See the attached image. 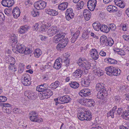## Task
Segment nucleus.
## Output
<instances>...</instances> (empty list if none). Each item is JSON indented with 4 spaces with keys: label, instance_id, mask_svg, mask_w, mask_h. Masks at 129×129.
<instances>
[{
    "label": "nucleus",
    "instance_id": "1",
    "mask_svg": "<svg viewBox=\"0 0 129 129\" xmlns=\"http://www.w3.org/2000/svg\"><path fill=\"white\" fill-rule=\"evenodd\" d=\"M82 111H84L79 113L77 114V117L78 119L81 120H86L87 121H90L92 118V115L89 110L86 108H82Z\"/></svg>",
    "mask_w": 129,
    "mask_h": 129
},
{
    "label": "nucleus",
    "instance_id": "2",
    "mask_svg": "<svg viewBox=\"0 0 129 129\" xmlns=\"http://www.w3.org/2000/svg\"><path fill=\"white\" fill-rule=\"evenodd\" d=\"M77 63L79 67L84 70L90 69L91 66L90 63L83 58L79 59Z\"/></svg>",
    "mask_w": 129,
    "mask_h": 129
},
{
    "label": "nucleus",
    "instance_id": "3",
    "mask_svg": "<svg viewBox=\"0 0 129 129\" xmlns=\"http://www.w3.org/2000/svg\"><path fill=\"white\" fill-rule=\"evenodd\" d=\"M16 48L17 51L20 53L27 54L30 53L32 52V50L30 48L25 47L19 43L16 45Z\"/></svg>",
    "mask_w": 129,
    "mask_h": 129
},
{
    "label": "nucleus",
    "instance_id": "4",
    "mask_svg": "<svg viewBox=\"0 0 129 129\" xmlns=\"http://www.w3.org/2000/svg\"><path fill=\"white\" fill-rule=\"evenodd\" d=\"M71 98L68 95H65L62 96L60 97V98H58L57 99H55L54 101L56 102L55 105H57L59 103V101H60L63 103H69L71 101Z\"/></svg>",
    "mask_w": 129,
    "mask_h": 129
},
{
    "label": "nucleus",
    "instance_id": "5",
    "mask_svg": "<svg viewBox=\"0 0 129 129\" xmlns=\"http://www.w3.org/2000/svg\"><path fill=\"white\" fill-rule=\"evenodd\" d=\"M30 77L27 73L24 74L21 77V81L22 84L25 86H28L30 84Z\"/></svg>",
    "mask_w": 129,
    "mask_h": 129
},
{
    "label": "nucleus",
    "instance_id": "6",
    "mask_svg": "<svg viewBox=\"0 0 129 129\" xmlns=\"http://www.w3.org/2000/svg\"><path fill=\"white\" fill-rule=\"evenodd\" d=\"M45 2L40 1L36 2L34 4V7L37 10H40L44 9L46 6Z\"/></svg>",
    "mask_w": 129,
    "mask_h": 129
},
{
    "label": "nucleus",
    "instance_id": "7",
    "mask_svg": "<svg viewBox=\"0 0 129 129\" xmlns=\"http://www.w3.org/2000/svg\"><path fill=\"white\" fill-rule=\"evenodd\" d=\"M96 4V0H89L87 2V6L91 11H93Z\"/></svg>",
    "mask_w": 129,
    "mask_h": 129
},
{
    "label": "nucleus",
    "instance_id": "8",
    "mask_svg": "<svg viewBox=\"0 0 129 129\" xmlns=\"http://www.w3.org/2000/svg\"><path fill=\"white\" fill-rule=\"evenodd\" d=\"M91 94V90L88 88L81 90L79 92V95L83 97L89 96Z\"/></svg>",
    "mask_w": 129,
    "mask_h": 129
},
{
    "label": "nucleus",
    "instance_id": "9",
    "mask_svg": "<svg viewBox=\"0 0 129 129\" xmlns=\"http://www.w3.org/2000/svg\"><path fill=\"white\" fill-rule=\"evenodd\" d=\"M58 31L57 27L52 26L48 30L47 35L49 36H51L55 34Z\"/></svg>",
    "mask_w": 129,
    "mask_h": 129
},
{
    "label": "nucleus",
    "instance_id": "10",
    "mask_svg": "<svg viewBox=\"0 0 129 129\" xmlns=\"http://www.w3.org/2000/svg\"><path fill=\"white\" fill-rule=\"evenodd\" d=\"M38 115V114L36 112L34 111L31 112L29 113V119L31 121L35 122L37 121Z\"/></svg>",
    "mask_w": 129,
    "mask_h": 129
},
{
    "label": "nucleus",
    "instance_id": "11",
    "mask_svg": "<svg viewBox=\"0 0 129 129\" xmlns=\"http://www.w3.org/2000/svg\"><path fill=\"white\" fill-rule=\"evenodd\" d=\"M61 59L59 58L56 59L54 64L53 68L56 69H59L61 68L62 65Z\"/></svg>",
    "mask_w": 129,
    "mask_h": 129
},
{
    "label": "nucleus",
    "instance_id": "12",
    "mask_svg": "<svg viewBox=\"0 0 129 129\" xmlns=\"http://www.w3.org/2000/svg\"><path fill=\"white\" fill-rule=\"evenodd\" d=\"M83 14L85 19L86 21L89 20L91 16V12L86 9H85L84 10Z\"/></svg>",
    "mask_w": 129,
    "mask_h": 129
},
{
    "label": "nucleus",
    "instance_id": "13",
    "mask_svg": "<svg viewBox=\"0 0 129 129\" xmlns=\"http://www.w3.org/2000/svg\"><path fill=\"white\" fill-rule=\"evenodd\" d=\"M90 54L92 58L96 60L99 57L98 53L95 49H92L90 51Z\"/></svg>",
    "mask_w": 129,
    "mask_h": 129
},
{
    "label": "nucleus",
    "instance_id": "14",
    "mask_svg": "<svg viewBox=\"0 0 129 129\" xmlns=\"http://www.w3.org/2000/svg\"><path fill=\"white\" fill-rule=\"evenodd\" d=\"M83 71L80 69H78L76 70L73 73V75L75 77L77 78H79L81 76L83 73Z\"/></svg>",
    "mask_w": 129,
    "mask_h": 129
},
{
    "label": "nucleus",
    "instance_id": "15",
    "mask_svg": "<svg viewBox=\"0 0 129 129\" xmlns=\"http://www.w3.org/2000/svg\"><path fill=\"white\" fill-rule=\"evenodd\" d=\"M45 10L47 14L51 16H55L58 14V12L53 9L47 8Z\"/></svg>",
    "mask_w": 129,
    "mask_h": 129
},
{
    "label": "nucleus",
    "instance_id": "16",
    "mask_svg": "<svg viewBox=\"0 0 129 129\" xmlns=\"http://www.w3.org/2000/svg\"><path fill=\"white\" fill-rule=\"evenodd\" d=\"M107 95V93L106 90L105 91H99L97 94V97L100 99H103L104 98L106 97Z\"/></svg>",
    "mask_w": 129,
    "mask_h": 129
},
{
    "label": "nucleus",
    "instance_id": "17",
    "mask_svg": "<svg viewBox=\"0 0 129 129\" xmlns=\"http://www.w3.org/2000/svg\"><path fill=\"white\" fill-rule=\"evenodd\" d=\"M111 73V76H117L119 75L121 71L120 69L115 68L113 67L112 69Z\"/></svg>",
    "mask_w": 129,
    "mask_h": 129
},
{
    "label": "nucleus",
    "instance_id": "18",
    "mask_svg": "<svg viewBox=\"0 0 129 129\" xmlns=\"http://www.w3.org/2000/svg\"><path fill=\"white\" fill-rule=\"evenodd\" d=\"M96 89L97 91L100 92L104 91H105L106 90L104 86V84L102 83H99L96 85Z\"/></svg>",
    "mask_w": 129,
    "mask_h": 129
},
{
    "label": "nucleus",
    "instance_id": "19",
    "mask_svg": "<svg viewBox=\"0 0 129 129\" xmlns=\"http://www.w3.org/2000/svg\"><path fill=\"white\" fill-rule=\"evenodd\" d=\"M20 10L19 8L16 7L14 8L13 11V14L14 17L17 18L18 17L20 14Z\"/></svg>",
    "mask_w": 129,
    "mask_h": 129
},
{
    "label": "nucleus",
    "instance_id": "20",
    "mask_svg": "<svg viewBox=\"0 0 129 129\" xmlns=\"http://www.w3.org/2000/svg\"><path fill=\"white\" fill-rule=\"evenodd\" d=\"M107 10L108 11L114 13L117 11V7L113 5H110L107 7Z\"/></svg>",
    "mask_w": 129,
    "mask_h": 129
},
{
    "label": "nucleus",
    "instance_id": "21",
    "mask_svg": "<svg viewBox=\"0 0 129 129\" xmlns=\"http://www.w3.org/2000/svg\"><path fill=\"white\" fill-rule=\"evenodd\" d=\"M68 4L67 2H64L61 3L58 5V9L62 11L64 10L67 8Z\"/></svg>",
    "mask_w": 129,
    "mask_h": 129
},
{
    "label": "nucleus",
    "instance_id": "22",
    "mask_svg": "<svg viewBox=\"0 0 129 129\" xmlns=\"http://www.w3.org/2000/svg\"><path fill=\"white\" fill-rule=\"evenodd\" d=\"M100 30L103 32L108 33L110 29L107 25L102 24L101 26Z\"/></svg>",
    "mask_w": 129,
    "mask_h": 129
},
{
    "label": "nucleus",
    "instance_id": "23",
    "mask_svg": "<svg viewBox=\"0 0 129 129\" xmlns=\"http://www.w3.org/2000/svg\"><path fill=\"white\" fill-rule=\"evenodd\" d=\"M28 28L27 25H24L21 26L18 30L19 33L20 34H23L26 32Z\"/></svg>",
    "mask_w": 129,
    "mask_h": 129
},
{
    "label": "nucleus",
    "instance_id": "24",
    "mask_svg": "<svg viewBox=\"0 0 129 129\" xmlns=\"http://www.w3.org/2000/svg\"><path fill=\"white\" fill-rule=\"evenodd\" d=\"M105 61L108 63L112 64H116L117 62L116 60L111 58H105Z\"/></svg>",
    "mask_w": 129,
    "mask_h": 129
},
{
    "label": "nucleus",
    "instance_id": "25",
    "mask_svg": "<svg viewBox=\"0 0 129 129\" xmlns=\"http://www.w3.org/2000/svg\"><path fill=\"white\" fill-rule=\"evenodd\" d=\"M90 81L88 77L86 78L83 80L82 81V84L84 86L87 87L89 85Z\"/></svg>",
    "mask_w": 129,
    "mask_h": 129
},
{
    "label": "nucleus",
    "instance_id": "26",
    "mask_svg": "<svg viewBox=\"0 0 129 129\" xmlns=\"http://www.w3.org/2000/svg\"><path fill=\"white\" fill-rule=\"evenodd\" d=\"M115 107H114L112 109L107 113V116L109 117L111 116L112 118H113L114 116L116 115L115 111Z\"/></svg>",
    "mask_w": 129,
    "mask_h": 129
},
{
    "label": "nucleus",
    "instance_id": "27",
    "mask_svg": "<svg viewBox=\"0 0 129 129\" xmlns=\"http://www.w3.org/2000/svg\"><path fill=\"white\" fill-rule=\"evenodd\" d=\"M34 56L36 58H39L42 54V52L39 48L36 49L34 52Z\"/></svg>",
    "mask_w": 129,
    "mask_h": 129
},
{
    "label": "nucleus",
    "instance_id": "28",
    "mask_svg": "<svg viewBox=\"0 0 129 129\" xmlns=\"http://www.w3.org/2000/svg\"><path fill=\"white\" fill-rule=\"evenodd\" d=\"M62 61L66 63V64L67 65L69 64V59L68 58V55L66 54H65L63 55L61 57V60Z\"/></svg>",
    "mask_w": 129,
    "mask_h": 129
},
{
    "label": "nucleus",
    "instance_id": "29",
    "mask_svg": "<svg viewBox=\"0 0 129 129\" xmlns=\"http://www.w3.org/2000/svg\"><path fill=\"white\" fill-rule=\"evenodd\" d=\"M77 4L76 5V9L78 10H79L82 9L84 5V3L82 1H80L77 3Z\"/></svg>",
    "mask_w": 129,
    "mask_h": 129
},
{
    "label": "nucleus",
    "instance_id": "30",
    "mask_svg": "<svg viewBox=\"0 0 129 129\" xmlns=\"http://www.w3.org/2000/svg\"><path fill=\"white\" fill-rule=\"evenodd\" d=\"M101 25L99 22H95L93 24L92 26L95 30L99 31L100 30V27Z\"/></svg>",
    "mask_w": 129,
    "mask_h": 129
},
{
    "label": "nucleus",
    "instance_id": "31",
    "mask_svg": "<svg viewBox=\"0 0 129 129\" xmlns=\"http://www.w3.org/2000/svg\"><path fill=\"white\" fill-rule=\"evenodd\" d=\"M45 85L43 84L37 86L36 89L37 91L39 92H44L46 89V87H45Z\"/></svg>",
    "mask_w": 129,
    "mask_h": 129
},
{
    "label": "nucleus",
    "instance_id": "32",
    "mask_svg": "<svg viewBox=\"0 0 129 129\" xmlns=\"http://www.w3.org/2000/svg\"><path fill=\"white\" fill-rule=\"evenodd\" d=\"M121 116L123 119L129 120V110L125 111L123 112Z\"/></svg>",
    "mask_w": 129,
    "mask_h": 129
},
{
    "label": "nucleus",
    "instance_id": "33",
    "mask_svg": "<svg viewBox=\"0 0 129 129\" xmlns=\"http://www.w3.org/2000/svg\"><path fill=\"white\" fill-rule=\"evenodd\" d=\"M94 72L96 75H97L99 76H101L103 74V71L99 68H97L94 70Z\"/></svg>",
    "mask_w": 129,
    "mask_h": 129
},
{
    "label": "nucleus",
    "instance_id": "34",
    "mask_svg": "<svg viewBox=\"0 0 129 129\" xmlns=\"http://www.w3.org/2000/svg\"><path fill=\"white\" fill-rule=\"evenodd\" d=\"M115 4H116V5L120 8H123L124 7V5L123 4V2L122 0H115Z\"/></svg>",
    "mask_w": 129,
    "mask_h": 129
},
{
    "label": "nucleus",
    "instance_id": "35",
    "mask_svg": "<svg viewBox=\"0 0 129 129\" xmlns=\"http://www.w3.org/2000/svg\"><path fill=\"white\" fill-rule=\"evenodd\" d=\"M94 102L93 100H90L89 99H87L86 101V103L85 105H86L88 106L91 107L94 106Z\"/></svg>",
    "mask_w": 129,
    "mask_h": 129
},
{
    "label": "nucleus",
    "instance_id": "36",
    "mask_svg": "<svg viewBox=\"0 0 129 129\" xmlns=\"http://www.w3.org/2000/svg\"><path fill=\"white\" fill-rule=\"evenodd\" d=\"M59 84L60 83L58 81H56L54 83H52L50 86L51 88L54 89L58 87Z\"/></svg>",
    "mask_w": 129,
    "mask_h": 129
},
{
    "label": "nucleus",
    "instance_id": "37",
    "mask_svg": "<svg viewBox=\"0 0 129 129\" xmlns=\"http://www.w3.org/2000/svg\"><path fill=\"white\" fill-rule=\"evenodd\" d=\"M106 39L107 37L105 36H102L100 39V43L103 45L105 44L106 45V43H107V41Z\"/></svg>",
    "mask_w": 129,
    "mask_h": 129
},
{
    "label": "nucleus",
    "instance_id": "38",
    "mask_svg": "<svg viewBox=\"0 0 129 129\" xmlns=\"http://www.w3.org/2000/svg\"><path fill=\"white\" fill-rule=\"evenodd\" d=\"M113 67L109 66L105 68V70L106 71V74L108 75L111 76V73Z\"/></svg>",
    "mask_w": 129,
    "mask_h": 129
},
{
    "label": "nucleus",
    "instance_id": "39",
    "mask_svg": "<svg viewBox=\"0 0 129 129\" xmlns=\"http://www.w3.org/2000/svg\"><path fill=\"white\" fill-rule=\"evenodd\" d=\"M70 86L74 88H77L79 86V83L76 82H73L70 83Z\"/></svg>",
    "mask_w": 129,
    "mask_h": 129
},
{
    "label": "nucleus",
    "instance_id": "40",
    "mask_svg": "<svg viewBox=\"0 0 129 129\" xmlns=\"http://www.w3.org/2000/svg\"><path fill=\"white\" fill-rule=\"evenodd\" d=\"M114 107H115L116 109H115V113L116 115L117 114L118 115L120 114L123 112L122 108H117V106H115Z\"/></svg>",
    "mask_w": 129,
    "mask_h": 129
},
{
    "label": "nucleus",
    "instance_id": "41",
    "mask_svg": "<svg viewBox=\"0 0 129 129\" xmlns=\"http://www.w3.org/2000/svg\"><path fill=\"white\" fill-rule=\"evenodd\" d=\"M114 50L117 53L121 55H124L125 54L124 51L121 49L115 48Z\"/></svg>",
    "mask_w": 129,
    "mask_h": 129
},
{
    "label": "nucleus",
    "instance_id": "42",
    "mask_svg": "<svg viewBox=\"0 0 129 129\" xmlns=\"http://www.w3.org/2000/svg\"><path fill=\"white\" fill-rule=\"evenodd\" d=\"M41 95V96L40 97L41 99H47L49 98L48 97V95L47 93V92H46V90H45L44 92H42V94Z\"/></svg>",
    "mask_w": 129,
    "mask_h": 129
},
{
    "label": "nucleus",
    "instance_id": "43",
    "mask_svg": "<svg viewBox=\"0 0 129 129\" xmlns=\"http://www.w3.org/2000/svg\"><path fill=\"white\" fill-rule=\"evenodd\" d=\"M89 32L87 31L83 32L82 36V38L84 40L87 39L89 37Z\"/></svg>",
    "mask_w": 129,
    "mask_h": 129
},
{
    "label": "nucleus",
    "instance_id": "44",
    "mask_svg": "<svg viewBox=\"0 0 129 129\" xmlns=\"http://www.w3.org/2000/svg\"><path fill=\"white\" fill-rule=\"evenodd\" d=\"M66 17L67 20L68 21L70 20L73 18L74 15V13H72L70 14H66Z\"/></svg>",
    "mask_w": 129,
    "mask_h": 129
},
{
    "label": "nucleus",
    "instance_id": "45",
    "mask_svg": "<svg viewBox=\"0 0 129 129\" xmlns=\"http://www.w3.org/2000/svg\"><path fill=\"white\" fill-rule=\"evenodd\" d=\"M37 97V94L35 92H31L28 98L30 100H35Z\"/></svg>",
    "mask_w": 129,
    "mask_h": 129
},
{
    "label": "nucleus",
    "instance_id": "46",
    "mask_svg": "<svg viewBox=\"0 0 129 129\" xmlns=\"http://www.w3.org/2000/svg\"><path fill=\"white\" fill-rule=\"evenodd\" d=\"M114 43L112 39H109L107 40V43H106V46L109 45V46H112L114 44Z\"/></svg>",
    "mask_w": 129,
    "mask_h": 129
},
{
    "label": "nucleus",
    "instance_id": "47",
    "mask_svg": "<svg viewBox=\"0 0 129 129\" xmlns=\"http://www.w3.org/2000/svg\"><path fill=\"white\" fill-rule=\"evenodd\" d=\"M12 36L11 40H12L13 42V43L14 44H16L17 42V39L15 35L13 34Z\"/></svg>",
    "mask_w": 129,
    "mask_h": 129
},
{
    "label": "nucleus",
    "instance_id": "48",
    "mask_svg": "<svg viewBox=\"0 0 129 129\" xmlns=\"http://www.w3.org/2000/svg\"><path fill=\"white\" fill-rule=\"evenodd\" d=\"M68 42V39L67 38H65L63 40L61 41V44L63 45V46L64 47L67 45Z\"/></svg>",
    "mask_w": 129,
    "mask_h": 129
},
{
    "label": "nucleus",
    "instance_id": "49",
    "mask_svg": "<svg viewBox=\"0 0 129 129\" xmlns=\"http://www.w3.org/2000/svg\"><path fill=\"white\" fill-rule=\"evenodd\" d=\"M110 30L112 31H115L116 29V27L115 24H110L109 25V27Z\"/></svg>",
    "mask_w": 129,
    "mask_h": 129
},
{
    "label": "nucleus",
    "instance_id": "50",
    "mask_svg": "<svg viewBox=\"0 0 129 129\" xmlns=\"http://www.w3.org/2000/svg\"><path fill=\"white\" fill-rule=\"evenodd\" d=\"M14 64H10L9 66V70L15 72L16 71L17 68L14 65Z\"/></svg>",
    "mask_w": 129,
    "mask_h": 129
},
{
    "label": "nucleus",
    "instance_id": "51",
    "mask_svg": "<svg viewBox=\"0 0 129 129\" xmlns=\"http://www.w3.org/2000/svg\"><path fill=\"white\" fill-rule=\"evenodd\" d=\"M56 35L59 39H60V40H62L64 38L66 34L65 33H59V34Z\"/></svg>",
    "mask_w": 129,
    "mask_h": 129
},
{
    "label": "nucleus",
    "instance_id": "52",
    "mask_svg": "<svg viewBox=\"0 0 129 129\" xmlns=\"http://www.w3.org/2000/svg\"><path fill=\"white\" fill-rule=\"evenodd\" d=\"M14 1L13 0H8L7 7H10L14 4Z\"/></svg>",
    "mask_w": 129,
    "mask_h": 129
},
{
    "label": "nucleus",
    "instance_id": "53",
    "mask_svg": "<svg viewBox=\"0 0 129 129\" xmlns=\"http://www.w3.org/2000/svg\"><path fill=\"white\" fill-rule=\"evenodd\" d=\"M61 41L56 35L54 36L53 38V41L55 43H57Z\"/></svg>",
    "mask_w": 129,
    "mask_h": 129
},
{
    "label": "nucleus",
    "instance_id": "54",
    "mask_svg": "<svg viewBox=\"0 0 129 129\" xmlns=\"http://www.w3.org/2000/svg\"><path fill=\"white\" fill-rule=\"evenodd\" d=\"M31 14L34 17L38 16L39 15V13L36 10H33L32 11Z\"/></svg>",
    "mask_w": 129,
    "mask_h": 129
},
{
    "label": "nucleus",
    "instance_id": "55",
    "mask_svg": "<svg viewBox=\"0 0 129 129\" xmlns=\"http://www.w3.org/2000/svg\"><path fill=\"white\" fill-rule=\"evenodd\" d=\"M13 111L14 113L19 114L21 113V110L19 108H15L13 109Z\"/></svg>",
    "mask_w": 129,
    "mask_h": 129
},
{
    "label": "nucleus",
    "instance_id": "56",
    "mask_svg": "<svg viewBox=\"0 0 129 129\" xmlns=\"http://www.w3.org/2000/svg\"><path fill=\"white\" fill-rule=\"evenodd\" d=\"M65 47L64 46H63L61 43H58L56 46V49L58 51H60L62 49Z\"/></svg>",
    "mask_w": 129,
    "mask_h": 129
},
{
    "label": "nucleus",
    "instance_id": "57",
    "mask_svg": "<svg viewBox=\"0 0 129 129\" xmlns=\"http://www.w3.org/2000/svg\"><path fill=\"white\" fill-rule=\"evenodd\" d=\"M9 62L10 64H14L15 63V60L13 57H10L9 59Z\"/></svg>",
    "mask_w": 129,
    "mask_h": 129
},
{
    "label": "nucleus",
    "instance_id": "58",
    "mask_svg": "<svg viewBox=\"0 0 129 129\" xmlns=\"http://www.w3.org/2000/svg\"><path fill=\"white\" fill-rule=\"evenodd\" d=\"M31 92V91L29 90H26L24 92V95L25 96L28 98Z\"/></svg>",
    "mask_w": 129,
    "mask_h": 129
},
{
    "label": "nucleus",
    "instance_id": "59",
    "mask_svg": "<svg viewBox=\"0 0 129 129\" xmlns=\"http://www.w3.org/2000/svg\"><path fill=\"white\" fill-rule=\"evenodd\" d=\"M87 100V99H85L84 98H82L79 100V102L81 104H85H85H86V103Z\"/></svg>",
    "mask_w": 129,
    "mask_h": 129
},
{
    "label": "nucleus",
    "instance_id": "60",
    "mask_svg": "<svg viewBox=\"0 0 129 129\" xmlns=\"http://www.w3.org/2000/svg\"><path fill=\"white\" fill-rule=\"evenodd\" d=\"M0 99H1V102H6L7 100V98L5 96H0Z\"/></svg>",
    "mask_w": 129,
    "mask_h": 129
},
{
    "label": "nucleus",
    "instance_id": "61",
    "mask_svg": "<svg viewBox=\"0 0 129 129\" xmlns=\"http://www.w3.org/2000/svg\"><path fill=\"white\" fill-rule=\"evenodd\" d=\"M25 4L27 7L30 6L31 5V1L30 0H26L25 2Z\"/></svg>",
    "mask_w": 129,
    "mask_h": 129
},
{
    "label": "nucleus",
    "instance_id": "62",
    "mask_svg": "<svg viewBox=\"0 0 129 129\" xmlns=\"http://www.w3.org/2000/svg\"><path fill=\"white\" fill-rule=\"evenodd\" d=\"M46 92H47V93L48 95V97H49V98L52 95L53 92L51 90L49 89H47L46 90Z\"/></svg>",
    "mask_w": 129,
    "mask_h": 129
},
{
    "label": "nucleus",
    "instance_id": "63",
    "mask_svg": "<svg viewBox=\"0 0 129 129\" xmlns=\"http://www.w3.org/2000/svg\"><path fill=\"white\" fill-rule=\"evenodd\" d=\"M8 0H3L1 2L2 5L5 7H7Z\"/></svg>",
    "mask_w": 129,
    "mask_h": 129
},
{
    "label": "nucleus",
    "instance_id": "64",
    "mask_svg": "<svg viewBox=\"0 0 129 129\" xmlns=\"http://www.w3.org/2000/svg\"><path fill=\"white\" fill-rule=\"evenodd\" d=\"M122 37L125 40L127 41H129V36H127L126 35H123Z\"/></svg>",
    "mask_w": 129,
    "mask_h": 129
}]
</instances>
